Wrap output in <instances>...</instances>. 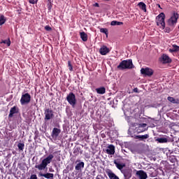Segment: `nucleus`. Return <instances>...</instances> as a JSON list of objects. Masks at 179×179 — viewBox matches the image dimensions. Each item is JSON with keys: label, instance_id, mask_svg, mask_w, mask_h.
I'll list each match as a JSON object with an SVG mask.
<instances>
[{"label": "nucleus", "instance_id": "5701e85b", "mask_svg": "<svg viewBox=\"0 0 179 179\" xmlns=\"http://www.w3.org/2000/svg\"><path fill=\"white\" fill-rule=\"evenodd\" d=\"M179 51V46L177 45H173L172 48L169 49V52H177Z\"/></svg>", "mask_w": 179, "mask_h": 179}, {"label": "nucleus", "instance_id": "dca6fc26", "mask_svg": "<svg viewBox=\"0 0 179 179\" xmlns=\"http://www.w3.org/2000/svg\"><path fill=\"white\" fill-rule=\"evenodd\" d=\"M19 113V108L17 106H13L10 110V113L8 115L9 118H12L15 114H17Z\"/></svg>", "mask_w": 179, "mask_h": 179}, {"label": "nucleus", "instance_id": "c85d7f7f", "mask_svg": "<svg viewBox=\"0 0 179 179\" xmlns=\"http://www.w3.org/2000/svg\"><path fill=\"white\" fill-rule=\"evenodd\" d=\"M1 44H6L7 47H10V39H7V40H3L1 41V42L0 43Z\"/></svg>", "mask_w": 179, "mask_h": 179}, {"label": "nucleus", "instance_id": "1a4fd4ad", "mask_svg": "<svg viewBox=\"0 0 179 179\" xmlns=\"http://www.w3.org/2000/svg\"><path fill=\"white\" fill-rule=\"evenodd\" d=\"M76 164L75 170L77 171H82V169L85 168V162L80 161V159H77L76 161Z\"/></svg>", "mask_w": 179, "mask_h": 179}, {"label": "nucleus", "instance_id": "72a5a7b5", "mask_svg": "<svg viewBox=\"0 0 179 179\" xmlns=\"http://www.w3.org/2000/svg\"><path fill=\"white\" fill-rule=\"evenodd\" d=\"M147 125L148 124H146L145 123H142V124H140L138 126H139V128H144L145 129H146Z\"/></svg>", "mask_w": 179, "mask_h": 179}, {"label": "nucleus", "instance_id": "58836bf2", "mask_svg": "<svg viewBox=\"0 0 179 179\" xmlns=\"http://www.w3.org/2000/svg\"><path fill=\"white\" fill-rule=\"evenodd\" d=\"M133 92H134V93H139V91H138V88H134V89L133 90Z\"/></svg>", "mask_w": 179, "mask_h": 179}, {"label": "nucleus", "instance_id": "e433bc0d", "mask_svg": "<svg viewBox=\"0 0 179 179\" xmlns=\"http://www.w3.org/2000/svg\"><path fill=\"white\" fill-rule=\"evenodd\" d=\"M27 179H37V175L32 174L31 175L30 178H27Z\"/></svg>", "mask_w": 179, "mask_h": 179}, {"label": "nucleus", "instance_id": "f704fd0d", "mask_svg": "<svg viewBox=\"0 0 179 179\" xmlns=\"http://www.w3.org/2000/svg\"><path fill=\"white\" fill-rule=\"evenodd\" d=\"M45 30H46V31H51L52 29H51V27L50 26L46 25L45 27Z\"/></svg>", "mask_w": 179, "mask_h": 179}, {"label": "nucleus", "instance_id": "9d476101", "mask_svg": "<svg viewBox=\"0 0 179 179\" xmlns=\"http://www.w3.org/2000/svg\"><path fill=\"white\" fill-rule=\"evenodd\" d=\"M136 176L138 179H147L148 173L143 170L136 171Z\"/></svg>", "mask_w": 179, "mask_h": 179}, {"label": "nucleus", "instance_id": "39448f33", "mask_svg": "<svg viewBox=\"0 0 179 179\" xmlns=\"http://www.w3.org/2000/svg\"><path fill=\"white\" fill-rule=\"evenodd\" d=\"M178 20V13H174L173 15L167 20L166 24L170 27H176Z\"/></svg>", "mask_w": 179, "mask_h": 179}, {"label": "nucleus", "instance_id": "393cba45", "mask_svg": "<svg viewBox=\"0 0 179 179\" xmlns=\"http://www.w3.org/2000/svg\"><path fill=\"white\" fill-rule=\"evenodd\" d=\"M168 101H170L171 103H173V104H178L179 103V100L176 99L173 97L169 96L167 98Z\"/></svg>", "mask_w": 179, "mask_h": 179}, {"label": "nucleus", "instance_id": "b1692460", "mask_svg": "<svg viewBox=\"0 0 179 179\" xmlns=\"http://www.w3.org/2000/svg\"><path fill=\"white\" fill-rule=\"evenodd\" d=\"M80 38L83 41H87V34L84 31L80 33Z\"/></svg>", "mask_w": 179, "mask_h": 179}, {"label": "nucleus", "instance_id": "f03ea898", "mask_svg": "<svg viewBox=\"0 0 179 179\" xmlns=\"http://www.w3.org/2000/svg\"><path fill=\"white\" fill-rule=\"evenodd\" d=\"M118 69H132L134 64L132 59H127L122 61L117 66Z\"/></svg>", "mask_w": 179, "mask_h": 179}, {"label": "nucleus", "instance_id": "0eeeda50", "mask_svg": "<svg viewBox=\"0 0 179 179\" xmlns=\"http://www.w3.org/2000/svg\"><path fill=\"white\" fill-rule=\"evenodd\" d=\"M44 115L45 121H50V120H52V118H54V111H52L50 108H47L45 110Z\"/></svg>", "mask_w": 179, "mask_h": 179}, {"label": "nucleus", "instance_id": "f3484780", "mask_svg": "<svg viewBox=\"0 0 179 179\" xmlns=\"http://www.w3.org/2000/svg\"><path fill=\"white\" fill-rule=\"evenodd\" d=\"M99 52L101 55H107L110 52V49L107 46L103 45L99 49Z\"/></svg>", "mask_w": 179, "mask_h": 179}, {"label": "nucleus", "instance_id": "aec40b11", "mask_svg": "<svg viewBox=\"0 0 179 179\" xmlns=\"http://www.w3.org/2000/svg\"><path fill=\"white\" fill-rule=\"evenodd\" d=\"M156 142H159V143H167L169 142L168 138H157Z\"/></svg>", "mask_w": 179, "mask_h": 179}, {"label": "nucleus", "instance_id": "cd10ccee", "mask_svg": "<svg viewBox=\"0 0 179 179\" xmlns=\"http://www.w3.org/2000/svg\"><path fill=\"white\" fill-rule=\"evenodd\" d=\"M17 148H18L20 152H23V150H24V143H19L17 144Z\"/></svg>", "mask_w": 179, "mask_h": 179}, {"label": "nucleus", "instance_id": "c756f323", "mask_svg": "<svg viewBox=\"0 0 179 179\" xmlns=\"http://www.w3.org/2000/svg\"><path fill=\"white\" fill-rule=\"evenodd\" d=\"M5 22H6V18L3 15H0V26L4 24Z\"/></svg>", "mask_w": 179, "mask_h": 179}, {"label": "nucleus", "instance_id": "f8f14e48", "mask_svg": "<svg viewBox=\"0 0 179 179\" xmlns=\"http://www.w3.org/2000/svg\"><path fill=\"white\" fill-rule=\"evenodd\" d=\"M59 134H61V129L57 127L53 128L52 131V138L53 139H57L58 136H59Z\"/></svg>", "mask_w": 179, "mask_h": 179}, {"label": "nucleus", "instance_id": "7c9ffc66", "mask_svg": "<svg viewBox=\"0 0 179 179\" xmlns=\"http://www.w3.org/2000/svg\"><path fill=\"white\" fill-rule=\"evenodd\" d=\"M100 31H101V33H104V34H106V36L108 35V30L106 28H101L100 29Z\"/></svg>", "mask_w": 179, "mask_h": 179}, {"label": "nucleus", "instance_id": "bb28decb", "mask_svg": "<svg viewBox=\"0 0 179 179\" xmlns=\"http://www.w3.org/2000/svg\"><path fill=\"white\" fill-rule=\"evenodd\" d=\"M110 24L111 26H121V24H124V22L113 20L111 22Z\"/></svg>", "mask_w": 179, "mask_h": 179}, {"label": "nucleus", "instance_id": "412c9836", "mask_svg": "<svg viewBox=\"0 0 179 179\" xmlns=\"http://www.w3.org/2000/svg\"><path fill=\"white\" fill-rule=\"evenodd\" d=\"M95 90L98 94H104L106 93V87H104L96 88Z\"/></svg>", "mask_w": 179, "mask_h": 179}, {"label": "nucleus", "instance_id": "2f4dec72", "mask_svg": "<svg viewBox=\"0 0 179 179\" xmlns=\"http://www.w3.org/2000/svg\"><path fill=\"white\" fill-rule=\"evenodd\" d=\"M146 131V129L145 128H139V126L137 129V132H138V134H141V132H145Z\"/></svg>", "mask_w": 179, "mask_h": 179}, {"label": "nucleus", "instance_id": "a211bd4d", "mask_svg": "<svg viewBox=\"0 0 179 179\" xmlns=\"http://www.w3.org/2000/svg\"><path fill=\"white\" fill-rule=\"evenodd\" d=\"M39 177H44L45 178L47 179H54V173H39Z\"/></svg>", "mask_w": 179, "mask_h": 179}, {"label": "nucleus", "instance_id": "20e7f679", "mask_svg": "<svg viewBox=\"0 0 179 179\" xmlns=\"http://www.w3.org/2000/svg\"><path fill=\"white\" fill-rule=\"evenodd\" d=\"M66 100L68 101L69 104L73 107V108H75V106H76L78 101L76 100V96L75 94H73V92H70L67 95Z\"/></svg>", "mask_w": 179, "mask_h": 179}, {"label": "nucleus", "instance_id": "a19ab883", "mask_svg": "<svg viewBox=\"0 0 179 179\" xmlns=\"http://www.w3.org/2000/svg\"><path fill=\"white\" fill-rule=\"evenodd\" d=\"M106 1H108V0H106Z\"/></svg>", "mask_w": 179, "mask_h": 179}, {"label": "nucleus", "instance_id": "ea45409f", "mask_svg": "<svg viewBox=\"0 0 179 179\" xmlns=\"http://www.w3.org/2000/svg\"><path fill=\"white\" fill-rule=\"evenodd\" d=\"M95 6L99 7V3H95Z\"/></svg>", "mask_w": 179, "mask_h": 179}, {"label": "nucleus", "instance_id": "c9c22d12", "mask_svg": "<svg viewBox=\"0 0 179 179\" xmlns=\"http://www.w3.org/2000/svg\"><path fill=\"white\" fill-rule=\"evenodd\" d=\"M38 1V0H29V3L34 5L35 3H37Z\"/></svg>", "mask_w": 179, "mask_h": 179}, {"label": "nucleus", "instance_id": "f257e3e1", "mask_svg": "<svg viewBox=\"0 0 179 179\" xmlns=\"http://www.w3.org/2000/svg\"><path fill=\"white\" fill-rule=\"evenodd\" d=\"M52 159H54V155L50 154L47 157L41 161L40 164L36 165L35 169H38L39 171L45 170L48 164L52 162Z\"/></svg>", "mask_w": 179, "mask_h": 179}, {"label": "nucleus", "instance_id": "7ed1b4c3", "mask_svg": "<svg viewBox=\"0 0 179 179\" xmlns=\"http://www.w3.org/2000/svg\"><path fill=\"white\" fill-rule=\"evenodd\" d=\"M164 19H166V15H164V13H161L158 16L156 17L157 25L159 26L163 29L166 28V22H164Z\"/></svg>", "mask_w": 179, "mask_h": 179}, {"label": "nucleus", "instance_id": "423d86ee", "mask_svg": "<svg viewBox=\"0 0 179 179\" xmlns=\"http://www.w3.org/2000/svg\"><path fill=\"white\" fill-rule=\"evenodd\" d=\"M31 100V96H30V94L25 93V94H23L21 96L20 103L22 104V106H24V104H29Z\"/></svg>", "mask_w": 179, "mask_h": 179}, {"label": "nucleus", "instance_id": "4be33fe9", "mask_svg": "<svg viewBox=\"0 0 179 179\" xmlns=\"http://www.w3.org/2000/svg\"><path fill=\"white\" fill-rule=\"evenodd\" d=\"M148 138H149V134L138 135L136 136V138L139 139V141H145V139H148Z\"/></svg>", "mask_w": 179, "mask_h": 179}, {"label": "nucleus", "instance_id": "6e6552de", "mask_svg": "<svg viewBox=\"0 0 179 179\" xmlns=\"http://www.w3.org/2000/svg\"><path fill=\"white\" fill-rule=\"evenodd\" d=\"M153 70L148 67L142 68L141 69V73L145 76H152V75H153Z\"/></svg>", "mask_w": 179, "mask_h": 179}, {"label": "nucleus", "instance_id": "4468645a", "mask_svg": "<svg viewBox=\"0 0 179 179\" xmlns=\"http://www.w3.org/2000/svg\"><path fill=\"white\" fill-rule=\"evenodd\" d=\"M107 155H114L115 153V147L113 145H109L106 150Z\"/></svg>", "mask_w": 179, "mask_h": 179}, {"label": "nucleus", "instance_id": "4c0bfd02", "mask_svg": "<svg viewBox=\"0 0 179 179\" xmlns=\"http://www.w3.org/2000/svg\"><path fill=\"white\" fill-rule=\"evenodd\" d=\"M164 31L165 33H170V31H171V29H170V27H166Z\"/></svg>", "mask_w": 179, "mask_h": 179}, {"label": "nucleus", "instance_id": "a878e982", "mask_svg": "<svg viewBox=\"0 0 179 179\" xmlns=\"http://www.w3.org/2000/svg\"><path fill=\"white\" fill-rule=\"evenodd\" d=\"M138 6H139V8H141L143 12H146V4H145V3L140 2L138 3Z\"/></svg>", "mask_w": 179, "mask_h": 179}, {"label": "nucleus", "instance_id": "ddd939ff", "mask_svg": "<svg viewBox=\"0 0 179 179\" xmlns=\"http://www.w3.org/2000/svg\"><path fill=\"white\" fill-rule=\"evenodd\" d=\"M160 61L162 64H170V62H171V59L167 55H162Z\"/></svg>", "mask_w": 179, "mask_h": 179}, {"label": "nucleus", "instance_id": "9b49d317", "mask_svg": "<svg viewBox=\"0 0 179 179\" xmlns=\"http://www.w3.org/2000/svg\"><path fill=\"white\" fill-rule=\"evenodd\" d=\"M122 173L124 175V179H129L132 177V171L129 169H123Z\"/></svg>", "mask_w": 179, "mask_h": 179}, {"label": "nucleus", "instance_id": "2eb2a0df", "mask_svg": "<svg viewBox=\"0 0 179 179\" xmlns=\"http://www.w3.org/2000/svg\"><path fill=\"white\" fill-rule=\"evenodd\" d=\"M106 173L110 179H120V178L117 176V175H115V173H114L111 169H107Z\"/></svg>", "mask_w": 179, "mask_h": 179}, {"label": "nucleus", "instance_id": "6ab92c4d", "mask_svg": "<svg viewBox=\"0 0 179 179\" xmlns=\"http://www.w3.org/2000/svg\"><path fill=\"white\" fill-rule=\"evenodd\" d=\"M113 163H114V164H115L117 169H118V170H120V171H122V169H124V167H125V164H124V163L120 164V162H118L117 161V159H115L113 161Z\"/></svg>", "mask_w": 179, "mask_h": 179}, {"label": "nucleus", "instance_id": "473e14b6", "mask_svg": "<svg viewBox=\"0 0 179 179\" xmlns=\"http://www.w3.org/2000/svg\"><path fill=\"white\" fill-rule=\"evenodd\" d=\"M68 66H69V71L72 72V71H73V67H72V64H71L70 61L68 62Z\"/></svg>", "mask_w": 179, "mask_h": 179}]
</instances>
